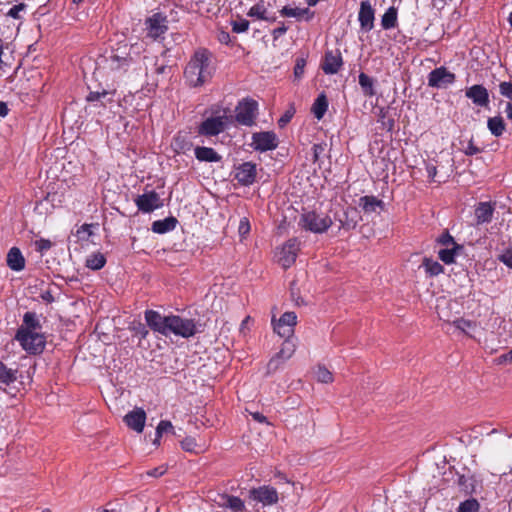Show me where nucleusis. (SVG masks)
I'll list each match as a JSON object with an SVG mask.
<instances>
[{
	"label": "nucleus",
	"instance_id": "nucleus-1",
	"mask_svg": "<svg viewBox=\"0 0 512 512\" xmlns=\"http://www.w3.org/2000/svg\"><path fill=\"white\" fill-rule=\"evenodd\" d=\"M184 76L192 87L201 86L211 79L210 54L207 50L195 52L185 68Z\"/></svg>",
	"mask_w": 512,
	"mask_h": 512
},
{
	"label": "nucleus",
	"instance_id": "nucleus-2",
	"mask_svg": "<svg viewBox=\"0 0 512 512\" xmlns=\"http://www.w3.org/2000/svg\"><path fill=\"white\" fill-rule=\"evenodd\" d=\"M333 224L330 216L306 211L300 215L298 225L305 231L315 234L325 233Z\"/></svg>",
	"mask_w": 512,
	"mask_h": 512
},
{
	"label": "nucleus",
	"instance_id": "nucleus-3",
	"mask_svg": "<svg viewBox=\"0 0 512 512\" xmlns=\"http://www.w3.org/2000/svg\"><path fill=\"white\" fill-rule=\"evenodd\" d=\"M15 339L20 343L22 348L29 354H39L45 348V337L43 334L31 333L26 330H18Z\"/></svg>",
	"mask_w": 512,
	"mask_h": 512
},
{
	"label": "nucleus",
	"instance_id": "nucleus-4",
	"mask_svg": "<svg viewBox=\"0 0 512 512\" xmlns=\"http://www.w3.org/2000/svg\"><path fill=\"white\" fill-rule=\"evenodd\" d=\"M114 92L102 89L101 91H90L86 97L89 105L85 107V111L89 114L103 115L107 103L114 102Z\"/></svg>",
	"mask_w": 512,
	"mask_h": 512
},
{
	"label": "nucleus",
	"instance_id": "nucleus-5",
	"mask_svg": "<svg viewBox=\"0 0 512 512\" xmlns=\"http://www.w3.org/2000/svg\"><path fill=\"white\" fill-rule=\"evenodd\" d=\"M198 332L194 320L181 318L177 315H170V322L168 325V334L173 333L183 338L194 336Z\"/></svg>",
	"mask_w": 512,
	"mask_h": 512
},
{
	"label": "nucleus",
	"instance_id": "nucleus-6",
	"mask_svg": "<svg viewBox=\"0 0 512 512\" xmlns=\"http://www.w3.org/2000/svg\"><path fill=\"white\" fill-rule=\"evenodd\" d=\"M258 104L255 100L246 99L236 107V121L245 126H252L257 115Z\"/></svg>",
	"mask_w": 512,
	"mask_h": 512
},
{
	"label": "nucleus",
	"instance_id": "nucleus-7",
	"mask_svg": "<svg viewBox=\"0 0 512 512\" xmlns=\"http://www.w3.org/2000/svg\"><path fill=\"white\" fill-rule=\"evenodd\" d=\"M227 122L228 117L226 115L208 117L198 127V134L203 136H216L226 129Z\"/></svg>",
	"mask_w": 512,
	"mask_h": 512
},
{
	"label": "nucleus",
	"instance_id": "nucleus-8",
	"mask_svg": "<svg viewBox=\"0 0 512 512\" xmlns=\"http://www.w3.org/2000/svg\"><path fill=\"white\" fill-rule=\"evenodd\" d=\"M135 204L138 210L143 213H151L163 206V202L159 194L154 190L146 191L145 193L138 195L135 199Z\"/></svg>",
	"mask_w": 512,
	"mask_h": 512
},
{
	"label": "nucleus",
	"instance_id": "nucleus-9",
	"mask_svg": "<svg viewBox=\"0 0 512 512\" xmlns=\"http://www.w3.org/2000/svg\"><path fill=\"white\" fill-rule=\"evenodd\" d=\"M300 243L297 238L289 239L278 253V262L284 268H289L296 260Z\"/></svg>",
	"mask_w": 512,
	"mask_h": 512
},
{
	"label": "nucleus",
	"instance_id": "nucleus-10",
	"mask_svg": "<svg viewBox=\"0 0 512 512\" xmlns=\"http://www.w3.org/2000/svg\"><path fill=\"white\" fill-rule=\"evenodd\" d=\"M251 146L261 152L273 150L278 146L277 136L272 131L254 133Z\"/></svg>",
	"mask_w": 512,
	"mask_h": 512
},
{
	"label": "nucleus",
	"instance_id": "nucleus-11",
	"mask_svg": "<svg viewBox=\"0 0 512 512\" xmlns=\"http://www.w3.org/2000/svg\"><path fill=\"white\" fill-rule=\"evenodd\" d=\"M167 22L166 16L161 13H155L151 17L147 18L145 25L148 36L154 40L161 37L168 29Z\"/></svg>",
	"mask_w": 512,
	"mask_h": 512
},
{
	"label": "nucleus",
	"instance_id": "nucleus-12",
	"mask_svg": "<svg viewBox=\"0 0 512 512\" xmlns=\"http://www.w3.org/2000/svg\"><path fill=\"white\" fill-rule=\"evenodd\" d=\"M455 74L445 67H438L428 75V85L433 88H445L455 81Z\"/></svg>",
	"mask_w": 512,
	"mask_h": 512
},
{
	"label": "nucleus",
	"instance_id": "nucleus-13",
	"mask_svg": "<svg viewBox=\"0 0 512 512\" xmlns=\"http://www.w3.org/2000/svg\"><path fill=\"white\" fill-rule=\"evenodd\" d=\"M297 316L294 312H285L274 324V331L283 338H290L294 334Z\"/></svg>",
	"mask_w": 512,
	"mask_h": 512
},
{
	"label": "nucleus",
	"instance_id": "nucleus-14",
	"mask_svg": "<svg viewBox=\"0 0 512 512\" xmlns=\"http://www.w3.org/2000/svg\"><path fill=\"white\" fill-rule=\"evenodd\" d=\"M19 371L17 368H9L5 363L0 361V389L6 393L14 396L15 391H12V386L18 380Z\"/></svg>",
	"mask_w": 512,
	"mask_h": 512
},
{
	"label": "nucleus",
	"instance_id": "nucleus-15",
	"mask_svg": "<svg viewBox=\"0 0 512 512\" xmlns=\"http://www.w3.org/2000/svg\"><path fill=\"white\" fill-rule=\"evenodd\" d=\"M145 320L147 325L163 335H168V325L170 322V316H162L159 312L154 310H147L145 312Z\"/></svg>",
	"mask_w": 512,
	"mask_h": 512
},
{
	"label": "nucleus",
	"instance_id": "nucleus-16",
	"mask_svg": "<svg viewBox=\"0 0 512 512\" xmlns=\"http://www.w3.org/2000/svg\"><path fill=\"white\" fill-rule=\"evenodd\" d=\"M257 175L256 164L244 162L235 168V179L242 186H250L255 182Z\"/></svg>",
	"mask_w": 512,
	"mask_h": 512
},
{
	"label": "nucleus",
	"instance_id": "nucleus-17",
	"mask_svg": "<svg viewBox=\"0 0 512 512\" xmlns=\"http://www.w3.org/2000/svg\"><path fill=\"white\" fill-rule=\"evenodd\" d=\"M375 10L373 9L370 1L364 0L360 3L358 13V21L360 28L364 32H369L374 28Z\"/></svg>",
	"mask_w": 512,
	"mask_h": 512
},
{
	"label": "nucleus",
	"instance_id": "nucleus-18",
	"mask_svg": "<svg viewBox=\"0 0 512 512\" xmlns=\"http://www.w3.org/2000/svg\"><path fill=\"white\" fill-rule=\"evenodd\" d=\"M296 350V344L294 341L290 338H286L282 344V347L280 351L270 359L268 363V370H276L278 368V365L280 363L279 360H288L292 357Z\"/></svg>",
	"mask_w": 512,
	"mask_h": 512
},
{
	"label": "nucleus",
	"instance_id": "nucleus-19",
	"mask_svg": "<svg viewBox=\"0 0 512 512\" xmlns=\"http://www.w3.org/2000/svg\"><path fill=\"white\" fill-rule=\"evenodd\" d=\"M251 497L263 505H273L278 501V493L271 486H261L250 491Z\"/></svg>",
	"mask_w": 512,
	"mask_h": 512
},
{
	"label": "nucleus",
	"instance_id": "nucleus-20",
	"mask_svg": "<svg viewBox=\"0 0 512 512\" xmlns=\"http://www.w3.org/2000/svg\"><path fill=\"white\" fill-rule=\"evenodd\" d=\"M343 64L339 50H328L325 53L322 69L325 74H336Z\"/></svg>",
	"mask_w": 512,
	"mask_h": 512
},
{
	"label": "nucleus",
	"instance_id": "nucleus-21",
	"mask_svg": "<svg viewBox=\"0 0 512 512\" xmlns=\"http://www.w3.org/2000/svg\"><path fill=\"white\" fill-rule=\"evenodd\" d=\"M465 95L477 106L485 107L489 103L488 90L483 85L476 84L469 87Z\"/></svg>",
	"mask_w": 512,
	"mask_h": 512
},
{
	"label": "nucleus",
	"instance_id": "nucleus-22",
	"mask_svg": "<svg viewBox=\"0 0 512 512\" xmlns=\"http://www.w3.org/2000/svg\"><path fill=\"white\" fill-rule=\"evenodd\" d=\"M146 413L143 409L137 408L124 417L126 425L134 431L141 433L144 429Z\"/></svg>",
	"mask_w": 512,
	"mask_h": 512
},
{
	"label": "nucleus",
	"instance_id": "nucleus-23",
	"mask_svg": "<svg viewBox=\"0 0 512 512\" xmlns=\"http://www.w3.org/2000/svg\"><path fill=\"white\" fill-rule=\"evenodd\" d=\"M359 215L356 208L349 207L343 211L342 217H336L335 220L339 221V229L352 230L354 229L359 221Z\"/></svg>",
	"mask_w": 512,
	"mask_h": 512
},
{
	"label": "nucleus",
	"instance_id": "nucleus-24",
	"mask_svg": "<svg viewBox=\"0 0 512 512\" xmlns=\"http://www.w3.org/2000/svg\"><path fill=\"white\" fill-rule=\"evenodd\" d=\"M219 506L229 508L232 512H241L244 510V502L236 496L219 494L218 499L214 500Z\"/></svg>",
	"mask_w": 512,
	"mask_h": 512
},
{
	"label": "nucleus",
	"instance_id": "nucleus-25",
	"mask_svg": "<svg viewBox=\"0 0 512 512\" xmlns=\"http://www.w3.org/2000/svg\"><path fill=\"white\" fill-rule=\"evenodd\" d=\"M7 265L14 271H21L25 267V259L19 248L13 247L7 254Z\"/></svg>",
	"mask_w": 512,
	"mask_h": 512
},
{
	"label": "nucleus",
	"instance_id": "nucleus-26",
	"mask_svg": "<svg viewBox=\"0 0 512 512\" xmlns=\"http://www.w3.org/2000/svg\"><path fill=\"white\" fill-rule=\"evenodd\" d=\"M359 206L365 213L377 212L384 209V202L375 196H363L359 199Z\"/></svg>",
	"mask_w": 512,
	"mask_h": 512
},
{
	"label": "nucleus",
	"instance_id": "nucleus-27",
	"mask_svg": "<svg viewBox=\"0 0 512 512\" xmlns=\"http://www.w3.org/2000/svg\"><path fill=\"white\" fill-rule=\"evenodd\" d=\"M494 208L489 202H481L475 210L478 224L489 223L493 217Z\"/></svg>",
	"mask_w": 512,
	"mask_h": 512
},
{
	"label": "nucleus",
	"instance_id": "nucleus-28",
	"mask_svg": "<svg viewBox=\"0 0 512 512\" xmlns=\"http://www.w3.org/2000/svg\"><path fill=\"white\" fill-rule=\"evenodd\" d=\"M195 157L201 162H219L222 157L210 147H196Z\"/></svg>",
	"mask_w": 512,
	"mask_h": 512
},
{
	"label": "nucleus",
	"instance_id": "nucleus-29",
	"mask_svg": "<svg viewBox=\"0 0 512 512\" xmlns=\"http://www.w3.org/2000/svg\"><path fill=\"white\" fill-rule=\"evenodd\" d=\"M177 219L175 217H167L163 220H157L152 223V231L158 234H164L172 231L177 225Z\"/></svg>",
	"mask_w": 512,
	"mask_h": 512
},
{
	"label": "nucleus",
	"instance_id": "nucleus-30",
	"mask_svg": "<svg viewBox=\"0 0 512 512\" xmlns=\"http://www.w3.org/2000/svg\"><path fill=\"white\" fill-rule=\"evenodd\" d=\"M41 329L40 321L35 312H26L23 316V325L18 330L37 333Z\"/></svg>",
	"mask_w": 512,
	"mask_h": 512
},
{
	"label": "nucleus",
	"instance_id": "nucleus-31",
	"mask_svg": "<svg viewBox=\"0 0 512 512\" xmlns=\"http://www.w3.org/2000/svg\"><path fill=\"white\" fill-rule=\"evenodd\" d=\"M132 58L127 53H112L108 58L109 66L112 70H119L128 66Z\"/></svg>",
	"mask_w": 512,
	"mask_h": 512
},
{
	"label": "nucleus",
	"instance_id": "nucleus-32",
	"mask_svg": "<svg viewBox=\"0 0 512 512\" xmlns=\"http://www.w3.org/2000/svg\"><path fill=\"white\" fill-rule=\"evenodd\" d=\"M463 250V246L460 244H455L453 247L441 249L438 252V257L445 264H452L455 261V256L458 255Z\"/></svg>",
	"mask_w": 512,
	"mask_h": 512
},
{
	"label": "nucleus",
	"instance_id": "nucleus-33",
	"mask_svg": "<svg viewBox=\"0 0 512 512\" xmlns=\"http://www.w3.org/2000/svg\"><path fill=\"white\" fill-rule=\"evenodd\" d=\"M327 109H328V100H327V97L325 96V94L322 93L314 101L311 111L318 120H321L323 118V116L325 115Z\"/></svg>",
	"mask_w": 512,
	"mask_h": 512
},
{
	"label": "nucleus",
	"instance_id": "nucleus-34",
	"mask_svg": "<svg viewBox=\"0 0 512 512\" xmlns=\"http://www.w3.org/2000/svg\"><path fill=\"white\" fill-rule=\"evenodd\" d=\"M421 267L424 268L426 274L430 277L438 276L444 271L443 266L438 261H435L429 257L423 258Z\"/></svg>",
	"mask_w": 512,
	"mask_h": 512
},
{
	"label": "nucleus",
	"instance_id": "nucleus-35",
	"mask_svg": "<svg viewBox=\"0 0 512 512\" xmlns=\"http://www.w3.org/2000/svg\"><path fill=\"white\" fill-rule=\"evenodd\" d=\"M280 14L283 17H295L297 19H301L304 16H307V19H310L314 13L309 10V8H291L289 6H284L280 10Z\"/></svg>",
	"mask_w": 512,
	"mask_h": 512
},
{
	"label": "nucleus",
	"instance_id": "nucleus-36",
	"mask_svg": "<svg viewBox=\"0 0 512 512\" xmlns=\"http://www.w3.org/2000/svg\"><path fill=\"white\" fill-rule=\"evenodd\" d=\"M487 127L492 135L500 137L504 133L506 125L501 116H495L488 119Z\"/></svg>",
	"mask_w": 512,
	"mask_h": 512
},
{
	"label": "nucleus",
	"instance_id": "nucleus-37",
	"mask_svg": "<svg viewBox=\"0 0 512 512\" xmlns=\"http://www.w3.org/2000/svg\"><path fill=\"white\" fill-rule=\"evenodd\" d=\"M381 26L388 30L397 26V9L394 6L389 7L382 15Z\"/></svg>",
	"mask_w": 512,
	"mask_h": 512
},
{
	"label": "nucleus",
	"instance_id": "nucleus-38",
	"mask_svg": "<svg viewBox=\"0 0 512 512\" xmlns=\"http://www.w3.org/2000/svg\"><path fill=\"white\" fill-rule=\"evenodd\" d=\"M358 78L363 94L367 97L374 96L376 94L374 89V79L363 72L359 74Z\"/></svg>",
	"mask_w": 512,
	"mask_h": 512
},
{
	"label": "nucleus",
	"instance_id": "nucleus-39",
	"mask_svg": "<svg viewBox=\"0 0 512 512\" xmlns=\"http://www.w3.org/2000/svg\"><path fill=\"white\" fill-rule=\"evenodd\" d=\"M106 264V258L102 253H93L86 259V266L91 270H100Z\"/></svg>",
	"mask_w": 512,
	"mask_h": 512
},
{
	"label": "nucleus",
	"instance_id": "nucleus-40",
	"mask_svg": "<svg viewBox=\"0 0 512 512\" xmlns=\"http://www.w3.org/2000/svg\"><path fill=\"white\" fill-rule=\"evenodd\" d=\"M314 374L317 381L320 383L328 384L333 382L332 373L324 365H317Z\"/></svg>",
	"mask_w": 512,
	"mask_h": 512
},
{
	"label": "nucleus",
	"instance_id": "nucleus-41",
	"mask_svg": "<svg viewBox=\"0 0 512 512\" xmlns=\"http://www.w3.org/2000/svg\"><path fill=\"white\" fill-rule=\"evenodd\" d=\"M458 485L461 491L466 495L475 492V480L472 477H466L464 475L459 476Z\"/></svg>",
	"mask_w": 512,
	"mask_h": 512
},
{
	"label": "nucleus",
	"instance_id": "nucleus-42",
	"mask_svg": "<svg viewBox=\"0 0 512 512\" xmlns=\"http://www.w3.org/2000/svg\"><path fill=\"white\" fill-rule=\"evenodd\" d=\"M181 447L187 452L199 453L202 451V446L198 445L195 438L186 437L181 441Z\"/></svg>",
	"mask_w": 512,
	"mask_h": 512
},
{
	"label": "nucleus",
	"instance_id": "nucleus-43",
	"mask_svg": "<svg viewBox=\"0 0 512 512\" xmlns=\"http://www.w3.org/2000/svg\"><path fill=\"white\" fill-rule=\"evenodd\" d=\"M191 145L190 142L180 135L176 136L172 142V147L177 153H185V151L190 149Z\"/></svg>",
	"mask_w": 512,
	"mask_h": 512
},
{
	"label": "nucleus",
	"instance_id": "nucleus-44",
	"mask_svg": "<svg viewBox=\"0 0 512 512\" xmlns=\"http://www.w3.org/2000/svg\"><path fill=\"white\" fill-rule=\"evenodd\" d=\"M172 431H173V425L170 421H167V420L160 421L156 428V438L154 440V444H159V439L161 438L163 433L172 432Z\"/></svg>",
	"mask_w": 512,
	"mask_h": 512
},
{
	"label": "nucleus",
	"instance_id": "nucleus-45",
	"mask_svg": "<svg viewBox=\"0 0 512 512\" xmlns=\"http://www.w3.org/2000/svg\"><path fill=\"white\" fill-rule=\"evenodd\" d=\"M479 503L476 499H468L459 505L457 512H478Z\"/></svg>",
	"mask_w": 512,
	"mask_h": 512
},
{
	"label": "nucleus",
	"instance_id": "nucleus-46",
	"mask_svg": "<svg viewBox=\"0 0 512 512\" xmlns=\"http://www.w3.org/2000/svg\"><path fill=\"white\" fill-rule=\"evenodd\" d=\"M266 9L263 4H255L252 6L247 15L250 17H256L261 20H268V17H266Z\"/></svg>",
	"mask_w": 512,
	"mask_h": 512
},
{
	"label": "nucleus",
	"instance_id": "nucleus-47",
	"mask_svg": "<svg viewBox=\"0 0 512 512\" xmlns=\"http://www.w3.org/2000/svg\"><path fill=\"white\" fill-rule=\"evenodd\" d=\"M499 92L500 94L512 101V82L511 81H503L499 84Z\"/></svg>",
	"mask_w": 512,
	"mask_h": 512
},
{
	"label": "nucleus",
	"instance_id": "nucleus-48",
	"mask_svg": "<svg viewBox=\"0 0 512 512\" xmlns=\"http://www.w3.org/2000/svg\"><path fill=\"white\" fill-rule=\"evenodd\" d=\"M249 28V21L246 19H239L232 22V31L235 33L246 32Z\"/></svg>",
	"mask_w": 512,
	"mask_h": 512
},
{
	"label": "nucleus",
	"instance_id": "nucleus-49",
	"mask_svg": "<svg viewBox=\"0 0 512 512\" xmlns=\"http://www.w3.org/2000/svg\"><path fill=\"white\" fill-rule=\"evenodd\" d=\"M498 260L512 269V246L506 248L499 256Z\"/></svg>",
	"mask_w": 512,
	"mask_h": 512
},
{
	"label": "nucleus",
	"instance_id": "nucleus-50",
	"mask_svg": "<svg viewBox=\"0 0 512 512\" xmlns=\"http://www.w3.org/2000/svg\"><path fill=\"white\" fill-rule=\"evenodd\" d=\"M306 66V60L304 58H297L294 66V77L295 79H300L304 74V69Z\"/></svg>",
	"mask_w": 512,
	"mask_h": 512
},
{
	"label": "nucleus",
	"instance_id": "nucleus-51",
	"mask_svg": "<svg viewBox=\"0 0 512 512\" xmlns=\"http://www.w3.org/2000/svg\"><path fill=\"white\" fill-rule=\"evenodd\" d=\"M26 4L19 3L17 5H14L12 8L9 9L7 12V16L13 18V19H20V12L24 11L26 9Z\"/></svg>",
	"mask_w": 512,
	"mask_h": 512
},
{
	"label": "nucleus",
	"instance_id": "nucleus-52",
	"mask_svg": "<svg viewBox=\"0 0 512 512\" xmlns=\"http://www.w3.org/2000/svg\"><path fill=\"white\" fill-rule=\"evenodd\" d=\"M437 242L446 247H453L455 244H457L448 231L444 232L441 236H439Z\"/></svg>",
	"mask_w": 512,
	"mask_h": 512
},
{
	"label": "nucleus",
	"instance_id": "nucleus-53",
	"mask_svg": "<svg viewBox=\"0 0 512 512\" xmlns=\"http://www.w3.org/2000/svg\"><path fill=\"white\" fill-rule=\"evenodd\" d=\"M453 325L461 330L462 332H466L467 329L471 328L473 326V323L469 320H465L463 318L456 319L453 321Z\"/></svg>",
	"mask_w": 512,
	"mask_h": 512
},
{
	"label": "nucleus",
	"instance_id": "nucleus-54",
	"mask_svg": "<svg viewBox=\"0 0 512 512\" xmlns=\"http://www.w3.org/2000/svg\"><path fill=\"white\" fill-rule=\"evenodd\" d=\"M36 250L39 252L47 251L51 248L52 243L47 239H40L35 242Z\"/></svg>",
	"mask_w": 512,
	"mask_h": 512
},
{
	"label": "nucleus",
	"instance_id": "nucleus-55",
	"mask_svg": "<svg viewBox=\"0 0 512 512\" xmlns=\"http://www.w3.org/2000/svg\"><path fill=\"white\" fill-rule=\"evenodd\" d=\"M426 171H427V175L428 177L430 178L431 181H434V182H441V180H437L436 179V176H437V167L431 163H428L426 165Z\"/></svg>",
	"mask_w": 512,
	"mask_h": 512
},
{
	"label": "nucleus",
	"instance_id": "nucleus-56",
	"mask_svg": "<svg viewBox=\"0 0 512 512\" xmlns=\"http://www.w3.org/2000/svg\"><path fill=\"white\" fill-rule=\"evenodd\" d=\"M382 125L387 131H391L394 128L395 121L392 118L386 119L385 112L381 110Z\"/></svg>",
	"mask_w": 512,
	"mask_h": 512
},
{
	"label": "nucleus",
	"instance_id": "nucleus-57",
	"mask_svg": "<svg viewBox=\"0 0 512 512\" xmlns=\"http://www.w3.org/2000/svg\"><path fill=\"white\" fill-rule=\"evenodd\" d=\"M238 231H239V234L242 236L249 233L250 223L247 218H243L240 220Z\"/></svg>",
	"mask_w": 512,
	"mask_h": 512
},
{
	"label": "nucleus",
	"instance_id": "nucleus-58",
	"mask_svg": "<svg viewBox=\"0 0 512 512\" xmlns=\"http://www.w3.org/2000/svg\"><path fill=\"white\" fill-rule=\"evenodd\" d=\"M481 152V149L474 145L472 139L469 141L464 153L467 156H472Z\"/></svg>",
	"mask_w": 512,
	"mask_h": 512
},
{
	"label": "nucleus",
	"instance_id": "nucleus-59",
	"mask_svg": "<svg viewBox=\"0 0 512 512\" xmlns=\"http://www.w3.org/2000/svg\"><path fill=\"white\" fill-rule=\"evenodd\" d=\"M287 30H288V27L285 25L284 22H281V25L272 31L274 40L278 39L280 36L285 34L287 32Z\"/></svg>",
	"mask_w": 512,
	"mask_h": 512
},
{
	"label": "nucleus",
	"instance_id": "nucleus-60",
	"mask_svg": "<svg viewBox=\"0 0 512 512\" xmlns=\"http://www.w3.org/2000/svg\"><path fill=\"white\" fill-rule=\"evenodd\" d=\"M293 114V111H286L285 114L278 120L279 127L282 128L285 125H287L290 122L291 118L293 117Z\"/></svg>",
	"mask_w": 512,
	"mask_h": 512
},
{
	"label": "nucleus",
	"instance_id": "nucleus-61",
	"mask_svg": "<svg viewBox=\"0 0 512 512\" xmlns=\"http://www.w3.org/2000/svg\"><path fill=\"white\" fill-rule=\"evenodd\" d=\"M165 472H166V468L164 466H159V467H156V468H153V469L147 471V475L151 476V477H160L163 474H165Z\"/></svg>",
	"mask_w": 512,
	"mask_h": 512
},
{
	"label": "nucleus",
	"instance_id": "nucleus-62",
	"mask_svg": "<svg viewBox=\"0 0 512 512\" xmlns=\"http://www.w3.org/2000/svg\"><path fill=\"white\" fill-rule=\"evenodd\" d=\"M497 361L499 364L506 363V362L512 363V349L508 353L500 355L498 357Z\"/></svg>",
	"mask_w": 512,
	"mask_h": 512
},
{
	"label": "nucleus",
	"instance_id": "nucleus-63",
	"mask_svg": "<svg viewBox=\"0 0 512 512\" xmlns=\"http://www.w3.org/2000/svg\"><path fill=\"white\" fill-rule=\"evenodd\" d=\"M251 415L259 423H268L267 418L259 412L251 413Z\"/></svg>",
	"mask_w": 512,
	"mask_h": 512
},
{
	"label": "nucleus",
	"instance_id": "nucleus-64",
	"mask_svg": "<svg viewBox=\"0 0 512 512\" xmlns=\"http://www.w3.org/2000/svg\"><path fill=\"white\" fill-rule=\"evenodd\" d=\"M155 66H156L155 72L157 74H164V73H166L167 70L171 69L170 67H168V66H166L164 64L158 65V63H155Z\"/></svg>",
	"mask_w": 512,
	"mask_h": 512
}]
</instances>
